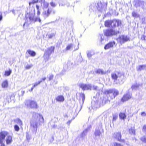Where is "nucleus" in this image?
Returning a JSON list of instances; mask_svg holds the SVG:
<instances>
[{
	"instance_id": "nucleus-58",
	"label": "nucleus",
	"mask_w": 146,
	"mask_h": 146,
	"mask_svg": "<svg viewBox=\"0 0 146 146\" xmlns=\"http://www.w3.org/2000/svg\"><path fill=\"white\" fill-rule=\"evenodd\" d=\"M117 74L119 75L120 74L121 75V73L120 72H117Z\"/></svg>"
},
{
	"instance_id": "nucleus-7",
	"label": "nucleus",
	"mask_w": 146,
	"mask_h": 146,
	"mask_svg": "<svg viewBox=\"0 0 146 146\" xmlns=\"http://www.w3.org/2000/svg\"><path fill=\"white\" fill-rule=\"evenodd\" d=\"M112 137L117 141L121 142H125V140L121 139L122 135L120 131L115 132L112 135Z\"/></svg>"
},
{
	"instance_id": "nucleus-5",
	"label": "nucleus",
	"mask_w": 146,
	"mask_h": 146,
	"mask_svg": "<svg viewBox=\"0 0 146 146\" xmlns=\"http://www.w3.org/2000/svg\"><path fill=\"white\" fill-rule=\"evenodd\" d=\"M55 47L54 46H51L48 48L44 53L43 57L45 60H48L50 58V54L54 52Z\"/></svg>"
},
{
	"instance_id": "nucleus-42",
	"label": "nucleus",
	"mask_w": 146,
	"mask_h": 146,
	"mask_svg": "<svg viewBox=\"0 0 146 146\" xmlns=\"http://www.w3.org/2000/svg\"><path fill=\"white\" fill-rule=\"evenodd\" d=\"M50 4L51 6L52 7H54L56 6V4L53 2H50Z\"/></svg>"
},
{
	"instance_id": "nucleus-59",
	"label": "nucleus",
	"mask_w": 146,
	"mask_h": 146,
	"mask_svg": "<svg viewBox=\"0 0 146 146\" xmlns=\"http://www.w3.org/2000/svg\"><path fill=\"white\" fill-rule=\"evenodd\" d=\"M26 23H27L26 22H25L24 23V24H23V27H24V26H25V24H26Z\"/></svg>"
},
{
	"instance_id": "nucleus-15",
	"label": "nucleus",
	"mask_w": 146,
	"mask_h": 146,
	"mask_svg": "<svg viewBox=\"0 0 146 146\" xmlns=\"http://www.w3.org/2000/svg\"><path fill=\"white\" fill-rule=\"evenodd\" d=\"M55 100L57 102H62L64 101V98L63 96L59 95L55 98Z\"/></svg>"
},
{
	"instance_id": "nucleus-37",
	"label": "nucleus",
	"mask_w": 146,
	"mask_h": 146,
	"mask_svg": "<svg viewBox=\"0 0 146 146\" xmlns=\"http://www.w3.org/2000/svg\"><path fill=\"white\" fill-rule=\"evenodd\" d=\"M14 128L15 130L17 131H18L19 130V127L17 125H14Z\"/></svg>"
},
{
	"instance_id": "nucleus-4",
	"label": "nucleus",
	"mask_w": 146,
	"mask_h": 146,
	"mask_svg": "<svg viewBox=\"0 0 146 146\" xmlns=\"http://www.w3.org/2000/svg\"><path fill=\"white\" fill-rule=\"evenodd\" d=\"M25 106L27 108L32 109H37L38 105L36 102L34 100H28L25 101Z\"/></svg>"
},
{
	"instance_id": "nucleus-32",
	"label": "nucleus",
	"mask_w": 146,
	"mask_h": 146,
	"mask_svg": "<svg viewBox=\"0 0 146 146\" xmlns=\"http://www.w3.org/2000/svg\"><path fill=\"white\" fill-rule=\"evenodd\" d=\"M38 2V0H32L31 2H29V5H31L32 4H34L35 3H37Z\"/></svg>"
},
{
	"instance_id": "nucleus-20",
	"label": "nucleus",
	"mask_w": 146,
	"mask_h": 146,
	"mask_svg": "<svg viewBox=\"0 0 146 146\" xmlns=\"http://www.w3.org/2000/svg\"><path fill=\"white\" fill-rule=\"evenodd\" d=\"M119 116L120 119L124 120L125 119L126 117L125 114L123 112H120L119 113Z\"/></svg>"
},
{
	"instance_id": "nucleus-43",
	"label": "nucleus",
	"mask_w": 146,
	"mask_h": 146,
	"mask_svg": "<svg viewBox=\"0 0 146 146\" xmlns=\"http://www.w3.org/2000/svg\"><path fill=\"white\" fill-rule=\"evenodd\" d=\"M117 118V116L116 115H113V121L115 120Z\"/></svg>"
},
{
	"instance_id": "nucleus-51",
	"label": "nucleus",
	"mask_w": 146,
	"mask_h": 146,
	"mask_svg": "<svg viewBox=\"0 0 146 146\" xmlns=\"http://www.w3.org/2000/svg\"><path fill=\"white\" fill-rule=\"evenodd\" d=\"M36 7L37 10H39V7L38 5H36Z\"/></svg>"
},
{
	"instance_id": "nucleus-47",
	"label": "nucleus",
	"mask_w": 146,
	"mask_h": 146,
	"mask_svg": "<svg viewBox=\"0 0 146 146\" xmlns=\"http://www.w3.org/2000/svg\"><path fill=\"white\" fill-rule=\"evenodd\" d=\"M54 36V34L50 35H48V38H52Z\"/></svg>"
},
{
	"instance_id": "nucleus-53",
	"label": "nucleus",
	"mask_w": 146,
	"mask_h": 146,
	"mask_svg": "<svg viewBox=\"0 0 146 146\" xmlns=\"http://www.w3.org/2000/svg\"><path fill=\"white\" fill-rule=\"evenodd\" d=\"M25 92L24 90H22L21 91V94H22L21 95H22V96H23L24 94L25 93Z\"/></svg>"
},
{
	"instance_id": "nucleus-16",
	"label": "nucleus",
	"mask_w": 146,
	"mask_h": 146,
	"mask_svg": "<svg viewBox=\"0 0 146 146\" xmlns=\"http://www.w3.org/2000/svg\"><path fill=\"white\" fill-rule=\"evenodd\" d=\"M129 133L130 134L135 135V127H131L128 129Z\"/></svg>"
},
{
	"instance_id": "nucleus-25",
	"label": "nucleus",
	"mask_w": 146,
	"mask_h": 146,
	"mask_svg": "<svg viewBox=\"0 0 146 146\" xmlns=\"http://www.w3.org/2000/svg\"><path fill=\"white\" fill-rule=\"evenodd\" d=\"M11 70L9 69L8 70L5 71L4 75L5 76H8L11 74Z\"/></svg>"
},
{
	"instance_id": "nucleus-54",
	"label": "nucleus",
	"mask_w": 146,
	"mask_h": 146,
	"mask_svg": "<svg viewBox=\"0 0 146 146\" xmlns=\"http://www.w3.org/2000/svg\"><path fill=\"white\" fill-rule=\"evenodd\" d=\"M40 14V12L39 10H37V14L38 15H39Z\"/></svg>"
},
{
	"instance_id": "nucleus-31",
	"label": "nucleus",
	"mask_w": 146,
	"mask_h": 146,
	"mask_svg": "<svg viewBox=\"0 0 146 146\" xmlns=\"http://www.w3.org/2000/svg\"><path fill=\"white\" fill-rule=\"evenodd\" d=\"M101 133L99 130L96 129L94 133V134L96 136H99L101 134Z\"/></svg>"
},
{
	"instance_id": "nucleus-56",
	"label": "nucleus",
	"mask_w": 146,
	"mask_h": 146,
	"mask_svg": "<svg viewBox=\"0 0 146 146\" xmlns=\"http://www.w3.org/2000/svg\"><path fill=\"white\" fill-rule=\"evenodd\" d=\"M46 79V77H44L40 81H44Z\"/></svg>"
},
{
	"instance_id": "nucleus-8",
	"label": "nucleus",
	"mask_w": 146,
	"mask_h": 146,
	"mask_svg": "<svg viewBox=\"0 0 146 146\" xmlns=\"http://www.w3.org/2000/svg\"><path fill=\"white\" fill-rule=\"evenodd\" d=\"M132 98V94L129 92L125 94L120 100L119 104L123 103L130 100Z\"/></svg>"
},
{
	"instance_id": "nucleus-55",
	"label": "nucleus",
	"mask_w": 146,
	"mask_h": 146,
	"mask_svg": "<svg viewBox=\"0 0 146 146\" xmlns=\"http://www.w3.org/2000/svg\"><path fill=\"white\" fill-rule=\"evenodd\" d=\"M71 120H69L67 122V123L68 125H69L70 124V123H71Z\"/></svg>"
},
{
	"instance_id": "nucleus-2",
	"label": "nucleus",
	"mask_w": 146,
	"mask_h": 146,
	"mask_svg": "<svg viewBox=\"0 0 146 146\" xmlns=\"http://www.w3.org/2000/svg\"><path fill=\"white\" fill-rule=\"evenodd\" d=\"M9 132L6 131H2L0 132V146H5L4 140L7 136L5 140L6 144L9 145L13 142V137L9 135Z\"/></svg>"
},
{
	"instance_id": "nucleus-18",
	"label": "nucleus",
	"mask_w": 146,
	"mask_h": 146,
	"mask_svg": "<svg viewBox=\"0 0 146 146\" xmlns=\"http://www.w3.org/2000/svg\"><path fill=\"white\" fill-rule=\"evenodd\" d=\"M27 52L28 53V54L31 56L32 57H34L35 56L36 54V52L35 51L31 50H27Z\"/></svg>"
},
{
	"instance_id": "nucleus-6",
	"label": "nucleus",
	"mask_w": 146,
	"mask_h": 146,
	"mask_svg": "<svg viewBox=\"0 0 146 146\" xmlns=\"http://www.w3.org/2000/svg\"><path fill=\"white\" fill-rule=\"evenodd\" d=\"M120 33L119 31H115L112 29H106L105 30L104 32V35L107 36H117Z\"/></svg>"
},
{
	"instance_id": "nucleus-14",
	"label": "nucleus",
	"mask_w": 146,
	"mask_h": 146,
	"mask_svg": "<svg viewBox=\"0 0 146 146\" xmlns=\"http://www.w3.org/2000/svg\"><path fill=\"white\" fill-rule=\"evenodd\" d=\"M52 12V9L48 8L47 10H44L43 13L44 15L46 17H48L50 15Z\"/></svg>"
},
{
	"instance_id": "nucleus-52",
	"label": "nucleus",
	"mask_w": 146,
	"mask_h": 146,
	"mask_svg": "<svg viewBox=\"0 0 146 146\" xmlns=\"http://www.w3.org/2000/svg\"><path fill=\"white\" fill-rule=\"evenodd\" d=\"M34 87L33 86L31 88L30 90H29V92H32L33 90V89L34 88Z\"/></svg>"
},
{
	"instance_id": "nucleus-36",
	"label": "nucleus",
	"mask_w": 146,
	"mask_h": 146,
	"mask_svg": "<svg viewBox=\"0 0 146 146\" xmlns=\"http://www.w3.org/2000/svg\"><path fill=\"white\" fill-rule=\"evenodd\" d=\"M17 123L20 126H21L23 125V122L20 119H17Z\"/></svg>"
},
{
	"instance_id": "nucleus-3",
	"label": "nucleus",
	"mask_w": 146,
	"mask_h": 146,
	"mask_svg": "<svg viewBox=\"0 0 146 146\" xmlns=\"http://www.w3.org/2000/svg\"><path fill=\"white\" fill-rule=\"evenodd\" d=\"M104 94L106 96L109 95L110 99L112 100L119 95V92L115 89H110L105 90Z\"/></svg>"
},
{
	"instance_id": "nucleus-38",
	"label": "nucleus",
	"mask_w": 146,
	"mask_h": 146,
	"mask_svg": "<svg viewBox=\"0 0 146 146\" xmlns=\"http://www.w3.org/2000/svg\"><path fill=\"white\" fill-rule=\"evenodd\" d=\"M37 21H39L40 22H41V20L39 18H38L37 17L35 19L34 18V20H33V21L35 22Z\"/></svg>"
},
{
	"instance_id": "nucleus-28",
	"label": "nucleus",
	"mask_w": 146,
	"mask_h": 146,
	"mask_svg": "<svg viewBox=\"0 0 146 146\" xmlns=\"http://www.w3.org/2000/svg\"><path fill=\"white\" fill-rule=\"evenodd\" d=\"M97 8L99 10H100L102 9L103 8V5L102 3H97Z\"/></svg>"
},
{
	"instance_id": "nucleus-21",
	"label": "nucleus",
	"mask_w": 146,
	"mask_h": 146,
	"mask_svg": "<svg viewBox=\"0 0 146 146\" xmlns=\"http://www.w3.org/2000/svg\"><path fill=\"white\" fill-rule=\"evenodd\" d=\"M140 85L136 83L133 84L131 86V88L132 90H136L138 89Z\"/></svg>"
},
{
	"instance_id": "nucleus-44",
	"label": "nucleus",
	"mask_w": 146,
	"mask_h": 146,
	"mask_svg": "<svg viewBox=\"0 0 146 146\" xmlns=\"http://www.w3.org/2000/svg\"><path fill=\"white\" fill-rule=\"evenodd\" d=\"M142 130L146 133V124L143 125L142 127Z\"/></svg>"
},
{
	"instance_id": "nucleus-40",
	"label": "nucleus",
	"mask_w": 146,
	"mask_h": 146,
	"mask_svg": "<svg viewBox=\"0 0 146 146\" xmlns=\"http://www.w3.org/2000/svg\"><path fill=\"white\" fill-rule=\"evenodd\" d=\"M42 81H39L38 82H36L34 84L33 86L35 88L36 86H38V85Z\"/></svg>"
},
{
	"instance_id": "nucleus-35",
	"label": "nucleus",
	"mask_w": 146,
	"mask_h": 146,
	"mask_svg": "<svg viewBox=\"0 0 146 146\" xmlns=\"http://www.w3.org/2000/svg\"><path fill=\"white\" fill-rule=\"evenodd\" d=\"M80 97L82 98V101L83 102L85 100V95L84 93H81L80 94Z\"/></svg>"
},
{
	"instance_id": "nucleus-45",
	"label": "nucleus",
	"mask_w": 146,
	"mask_h": 146,
	"mask_svg": "<svg viewBox=\"0 0 146 146\" xmlns=\"http://www.w3.org/2000/svg\"><path fill=\"white\" fill-rule=\"evenodd\" d=\"M53 75H50L49 77V80H52L53 79Z\"/></svg>"
},
{
	"instance_id": "nucleus-11",
	"label": "nucleus",
	"mask_w": 146,
	"mask_h": 146,
	"mask_svg": "<svg viewBox=\"0 0 146 146\" xmlns=\"http://www.w3.org/2000/svg\"><path fill=\"white\" fill-rule=\"evenodd\" d=\"M121 24V21L119 20L113 19L111 20V27L115 28L116 27H118Z\"/></svg>"
},
{
	"instance_id": "nucleus-23",
	"label": "nucleus",
	"mask_w": 146,
	"mask_h": 146,
	"mask_svg": "<svg viewBox=\"0 0 146 146\" xmlns=\"http://www.w3.org/2000/svg\"><path fill=\"white\" fill-rule=\"evenodd\" d=\"M8 86V81L5 80L3 81L1 84V86L3 88H5L7 87Z\"/></svg>"
},
{
	"instance_id": "nucleus-1",
	"label": "nucleus",
	"mask_w": 146,
	"mask_h": 146,
	"mask_svg": "<svg viewBox=\"0 0 146 146\" xmlns=\"http://www.w3.org/2000/svg\"><path fill=\"white\" fill-rule=\"evenodd\" d=\"M32 115V118L35 121H32L30 122V126L33 129H35L36 132L38 124L40 125L41 123L44 122V119L42 115L40 113L34 112Z\"/></svg>"
},
{
	"instance_id": "nucleus-34",
	"label": "nucleus",
	"mask_w": 146,
	"mask_h": 146,
	"mask_svg": "<svg viewBox=\"0 0 146 146\" xmlns=\"http://www.w3.org/2000/svg\"><path fill=\"white\" fill-rule=\"evenodd\" d=\"M142 3H143V4H144V1H138L136 2V5H137L136 7L140 6V4Z\"/></svg>"
},
{
	"instance_id": "nucleus-13",
	"label": "nucleus",
	"mask_w": 146,
	"mask_h": 146,
	"mask_svg": "<svg viewBox=\"0 0 146 146\" xmlns=\"http://www.w3.org/2000/svg\"><path fill=\"white\" fill-rule=\"evenodd\" d=\"M115 44V42L114 41L110 42L105 46L104 48L105 50H107L113 47Z\"/></svg>"
},
{
	"instance_id": "nucleus-27",
	"label": "nucleus",
	"mask_w": 146,
	"mask_h": 146,
	"mask_svg": "<svg viewBox=\"0 0 146 146\" xmlns=\"http://www.w3.org/2000/svg\"><path fill=\"white\" fill-rule=\"evenodd\" d=\"M43 4V10H44L48 7L49 3L46 2H44Z\"/></svg>"
},
{
	"instance_id": "nucleus-9",
	"label": "nucleus",
	"mask_w": 146,
	"mask_h": 146,
	"mask_svg": "<svg viewBox=\"0 0 146 146\" xmlns=\"http://www.w3.org/2000/svg\"><path fill=\"white\" fill-rule=\"evenodd\" d=\"M119 43L122 44L130 40L129 37L127 35H122L118 38Z\"/></svg>"
},
{
	"instance_id": "nucleus-39",
	"label": "nucleus",
	"mask_w": 146,
	"mask_h": 146,
	"mask_svg": "<svg viewBox=\"0 0 146 146\" xmlns=\"http://www.w3.org/2000/svg\"><path fill=\"white\" fill-rule=\"evenodd\" d=\"M113 146H123L121 144L117 143L115 142L113 143Z\"/></svg>"
},
{
	"instance_id": "nucleus-24",
	"label": "nucleus",
	"mask_w": 146,
	"mask_h": 146,
	"mask_svg": "<svg viewBox=\"0 0 146 146\" xmlns=\"http://www.w3.org/2000/svg\"><path fill=\"white\" fill-rule=\"evenodd\" d=\"M96 73L97 74H104L105 72L102 70L100 69H98L95 71Z\"/></svg>"
},
{
	"instance_id": "nucleus-61",
	"label": "nucleus",
	"mask_w": 146,
	"mask_h": 146,
	"mask_svg": "<svg viewBox=\"0 0 146 146\" xmlns=\"http://www.w3.org/2000/svg\"><path fill=\"white\" fill-rule=\"evenodd\" d=\"M82 137H83V133H82Z\"/></svg>"
},
{
	"instance_id": "nucleus-30",
	"label": "nucleus",
	"mask_w": 146,
	"mask_h": 146,
	"mask_svg": "<svg viewBox=\"0 0 146 146\" xmlns=\"http://www.w3.org/2000/svg\"><path fill=\"white\" fill-rule=\"evenodd\" d=\"M141 141L143 143H146V136H144L140 138Z\"/></svg>"
},
{
	"instance_id": "nucleus-48",
	"label": "nucleus",
	"mask_w": 146,
	"mask_h": 146,
	"mask_svg": "<svg viewBox=\"0 0 146 146\" xmlns=\"http://www.w3.org/2000/svg\"><path fill=\"white\" fill-rule=\"evenodd\" d=\"M2 13L1 12H0V21H1L2 19Z\"/></svg>"
},
{
	"instance_id": "nucleus-29",
	"label": "nucleus",
	"mask_w": 146,
	"mask_h": 146,
	"mask_svg": "<svg viewBox=\"0 0 146 146\" xmlns=\"http://www.w3.org/2000/svg\"><path fill=\"white\" fill-rule=\"evenodd\" d=\"M132 15L135 18L139 17V15H138L137 13L134 11H133L132 12Z\"/></svg>"
},
{
	"instance_id": "nucleus-17",
	"label": "nucleus",
	"mask_w": 146,
	"mask_h": 146,
	"mask_svg": "<svg viewBox=\"0 0 146 146\" xmlns=\"http://www.w3.org/2000/svg\"><path fill=\"white\" fill-rule=\"evenodd\" d=\"M111 20H107L105 21V26L107 27H110L111 26Z\"/></svg>"
},
{
	"instance_id": "nucleus-26",
	"label": "nucleus",
	"mask_w": 146,
	"mask_h": 146,
	"mask_svg": "<svg viewBox=\"0 0 146 146\" xmlns=\"http://www.w3.org/2000/svg\"><path fill=\"white\" fill-rule=\"evenodd\" d=\"M15 95L14 94H12L10 96H9V98L10 100H8V102H11L12 100H13L15 99Z\"/></svg>"
},
{
	"instance_id": "nucleus-46",
	"label": "nucleus",
	"mask_w": 146,
	"mask_h": 146,
	"mask_svg": "<svg viewBox=\"0 0 146 146\" xmlns=\"http://www.w3.org/2000/svg\"><path fill=\"white\" fill-rule=\"evenodd\" d=\"M141 115L142 116H146V113L145 112H143L141 113Z\"/></svg>"
},
{
	"instance_id": "nucleus-50",
	"label": "nucleus",
	"mask_w": 146,
	"mask_h": 146,
	"mask_svg": "<svg viewBox=\"0 0 146 146\" xmlns=\"http://www.w3.org/2000/svg\"><path fill=\"white\" fill-rule=\"evenodd\" d=\"M108 102H110V100H109L108 99H107L106 100L105 102V103L106 104Z\"/></svg>"
},
{
	"instance_id": "nucleus-57",
	"label": "nucleus",
	"mask_w": 146,
	"mask_h": 146,
	"mask_svg": "<svg viewBox=\"0 0 146 146\" xmlns=\"http://www.w3.org/2000/svg\"><path fill=\"white\" fill-rule=\"evenodd\" d=\"M93 89L94 90H96L97 89V86H94Z\"/></svg>"
},
{
	"instance_id": "nucleus-22",
	"label": "nucleus",
	"mask_w": 146,
	"mask_h": 146,
	"mask_svg": "<svg viewBox=\"0 0 146 146\" xmlns=\"http://www.w3.org/2000/svg\"><path fill=\"white\" fill-rule=\"evenodd\" d=\"M146 65H140L137 68V70L138 71H140L143 70L146 68Z\"/></svg>"
},
{
	"instance_id": "nucleus-10",
	"label": "nucleus",
	"mask_w": 146,
	"mask_h": 146,
	"mask_svg": "<svg viewBox=\"0 0 146 146\" xmlns=\"http://www.w3.org/2000/svg\"><path fill=\"white\" fill-rule=\"evenodd\" d=\"M79 88H81L83 91L91 90L92 86L91 84H84L83 83H81L79 85Z\"/></svg>"
},
{
	"instance_id": "nucleus-49",
	"label": "nucleus",
	"mask_w": 146,
	"mask_h": 146,
	"mask_svg": "<svg viewBox=\"0 0 146 146\" xmlns=\"http://www.w3.org/2000/svg\"><path fill=\"white\" fill-rule=\"evenodd\" d=\"M146 36L144 35H143L141 37V39L143 40H145L146 39Z\"/></svg>"
},
{
	"instance_id": "nucleus-12",
	"label": "nucleus",
	"mask_w": 146,
	"mask_h": 146,
	"mask_svg": "<svg viewBox=\"0 0 146 146\" xmlns=\"http://www.w3.org/2000/svg\"><path fill=\"white\" fill-rule=\"evenodd\" d=\"M35 15V13H31L30 12L27 13L26 14L25 17L26 19L29 18L30 21H33V20H34Z\"/></svg>"
},
{
	"instance_id": "nucleus-60",
	"label": "nucleus",
	"mask_w": 146,
	"mask_h": 146,
	"mask_svg": "<svg viewBox=\"0 0 146 146\" xmlns=\"http://www.w3.org/2000/svg\"><path fill=\"white\" fill-rule=\"evenodd\" d=\"M38 0V1H42V0Z\"/></svg>"
},
{
	"instance_id": "nucleus-19",
	"label": "nucleus",
	"mask_w": 146,
	"mask_h": 146,
	"mask_svg": "<svg viewBox=\"0 0 146 146\" xmlns=\"http://www.w3.org/2000/svg\"><path fill=\"white\" fill-rule=\"evenodd\" d=\"M112 79L114 81H116L118 78V76L117 74L114 72L112 73L111 74Z\"/></svg>"
},
{
	"instance_id": "nucleus-33",
	"label": "nucleus",
	"mask_w": 146,
	"mask_h": 146,
	"mask_svg": "<svg viewBox=\"0 0 146 146\" xmlns=\"http://www.w3.org/2000/svg\"><path fill=\"white\" fill-rule=\"evenodd\" d=\"M72 47V44H70L68 45L65 48L66 50H70L71 48Z\"/></svg>"
},
{
	"instance_id": "nucleus-41",
	"label": "nucleus",
	"mask_w": 146,
	"mask_h": 146,
	"mask_svg": "<svg viewBox=\"0 0 146 146\" xmlns=\"http://www.w3.org/2000/svg\"><path fill=\"white\" fill-rule=\"evenodd\" d=\"M32 66V65H28L26 66L25 67V68L26 70H28L30 69Z\"/></svg>"
}]
</instances>
